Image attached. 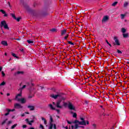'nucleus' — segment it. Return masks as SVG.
I'll return each mask as SVG.
<instances>
[{
    "label": "nucleus",
    "mask_w": 129,
    "mask_h": 129,
    "mask_svg": "<svg viewBox=\"0 0 129 129\" xmlns=\"http://www.w3.org/2000/svg\"><path fill=\"white\" fill-rule=\"evenodd\" d=\"M19 97H22V93L17 94L15 99L17 101H21V103H26V99L25 98H19Z\"/></svg>",
    "instance_id": "nucleus-1"
},
{
    "label": "nucleus",
    "mask_w": 129,
    "mask_h": 129,
    "mask_svg": "<svg viewBox=\"0 0 129 129\" xmlns=\"http://www.w3.org/2000/svg\"><path fill=\"white\" fill-rule=\"evenodd\" d=\"M0 27H1V28H3V27H4V29H5L6 30H10L9 26H8L7 22L5 20L1 22Z\"/></svg>",
    "instance_id": "nucleus-2"
},
{
    "label": "nucleus",
    "mask_w": 129,
    "mask_h": 129,
    "mask_svg": "<svg viewBox=\"0 0 129 129\" xmlns=\"http://www.w3.org/2000/svg\"><path fill=\"white\" fill-rule=\"evenodd\" d=\"M64 105L65 106L68 105V107L71 110H75V107L70 102H69L68 103H64Z\"/></svg>",
    "instance_id": "nucleus-3"
},
{
    "label": "nucleus",
    "mask_w": 129,
    "mask_h": 129,
    "mask_svg": "<svg viewBox=\"0 0 129 129\" xmlns=\"http://www.w3.org/2000/svg\"><path fill=\"white\" fill-rule=\"evenodd\" d=\"M32 120L31 121L29 120L28 118L25 119V121H26L27 123H28V124H29V125H32V123L35 122V120L34 119H35V118L36 119V117H35V116H32Z\"/></svg>",
    "instance_id": "nucleus-4"
},
{
    "label": "nucleus",
    "mask_w": 129,
    "mask_h": 129,
    "mask_svg": "<svg viewBox=\"0 0 129 129\" xmlns=\"http://www.w3.org/2000/svg\"><path fill=\"white\" fill-rule=\"evenodd\" d=\"M114 45L116 46H120V42H119V40L117 38V37H114Z\"/></svg>",
    "instance_id": "nucleus-5"
},
{
    "label": "nucleus",
    "mask_w": 129,
    "mask_h": 129,
    "mask_svg": "<svg viewBox=\"0 0 129 129\" xmlns=\"http://www.w3.org/2000/svg\"><path fill=\"white\" fill-rule=\"evenodd\" d=\"M109 17L107 16H105L103 17V19L102 20V23H105V22H107L108 21Z\"/></svg>",
    "instance_id": "nucleus-6"
},
{
    "label": "nucleus",
    "mask_w": 129,
    "mask_h": 129,
    "mask_svg": "<svg viewBox=\"0 0 129 129\" xmlns=\"http://www.w3.org/2000/svg\"><path fill=\"white\" fill-rule=\"evenodd\" d=\"M14 108L17 109L23 108V106L19 103L14 104Z\"/></svg>",
    "instance_id": "nucleus-7"
},
{
    "label": "nucleus",
    "mask_w": 129,
    "mask_h": 129,
    "mask_svg": "<svg viewBox=\"0 0 129 129\" xmlns=\"http://www.w3.org/2000/svg\"><path fill=\"white\" fill-rule=\"evenodd\" d=\"M60 103L61 100H59L57 102L56 106L57 107V108H62V106H60Z\"/></svg>",
    "instance_id": "nucleus-8"
},
{
    "label": "nucleus",
    "mask_w": 129,
    "mask_h": 129,
    "mask_svg": "<svg viewBox=\"0 0 129 129\" xmlns=\"http://www.w3.org/2000/svg\"><path fill=\"white\" fill-rule=\"evenodd\" d=\"M51 97H52V98H54V99H57V98H58V97H59V96H60V95L59 94H57V95H54V94H51L50 95Z\"/></svg>",
    "instance_id": "nucleus-9"
},
{
    "label": "nucleus",
    "mask_w": 129,
    "mask_h": 129,
    "mask_svg": "<svg viewBox=\"0 0 129 129\" xmlns=\"http://www.w3.org/2000/svg\"><path fill=\"white\" fill-rule=\"evenodd\" d=\"M27 107L29 108V110L30 111L35 110V106H34L28 105Z\"/></svg>",
    "instance_id": "nucleus-10"
},
{
    "label": "nucleus",
    "mask_w": 129,
    "mask_h": 129,
    "mask_svg": "<svg viewBox=\"0 0 129 129\" xmlns=\"http://www.w3.org/2000/svg\"><path fill=\"white\" fill-rule=\"evenodd\" d=\"M66 33H67V30L66 29L61 30V31H60L61 36H64V35H65V34H66Z\"/></svg>",
    "instance_id": "nucleus-11"
},
{
    "label": "nucleus",
    "mask_w": 129,
    "mask_h": 129,
    "mask_svg": "<svg viewBox=\"0 0 129 129\" xmlns=\"http://www.w3.org/2000/svg\"><path fill=\"white\" fill-rule=\"evenodd\" d=\"M48 106L49 107L50 109H51V110H55L56 109L55 107L53 106V105H52V104H49L48 105Z\"/></svg>",
    "instance_id": "nucleus-12"
},
{
    "label": "nucleus",
    "mask_w": 129,
    "mask_h": 129,
    "mask_svg": "<svg viewBox=\"0 0 129 129\" xmlns=\"http://www.w3.org/2000/svg\"><path fill=\"white\" fill-rule=\"evenodd\" d=\"M0 12L2 13V14H3L4 15V17H8V14H7V13H6V11H5V10H0Z\"/></svg>",
    "instance_id": "nucleus-13"
},
{
    "label": "nucleus",
    "mask_w": 129,
    "mask_h": 129,
    "mask_svg": "<svg viewBox=\"0 0 129 129\" xmlns=\"http://www.w3.org/2000/svg\"><path fill=\"white\" fill-rule=\"evenodd\" d=\"M79 124L80 125H86V122L85 121H82L79 122Z\"/></svg>",
    "instance_id": "nucleus-14"
},
{
    "label": "nucleus",
    "mask_w": 129,
    "mask_h": 129,
    "mask_svg": "<svg viewBox=\"0 0 129 129\" xmlns=\"http://www.w3.org/2000/svg\"><path fill=\"white\" fill-rule=\"evenodd\" d=\"M1 44L2 45H3V46H8V42L6 41H2Z\"/></svg>",
    "instance_id": "nucleus-15"
},
{
    "label": "nucleus",
    "mask_w": 129,
    "mask_h": 129,
    "mask_svg": "<svg viewBox=\"0 0 129 129\" xmlns=\"http://www.w3.org/2000/svg\"><path fill=\"white\" fill-rule=\"evenodd\" d=\"M26 87H27V85H24L22 88H20L19 89V90H20L21 91L20 93L22 94V90H23V89H25V88H26Z\"/></svg>",
    "instance_id": "nucleus-16"
},
{
    "label": "nucleus",
    "mask_w": 129,
    "mask_h": 129,
    "mask_svg": "<svg viewBox=\"0 0 129 129\" xmlns=\"http://www.w3.org/2000/svg\"><path fill=\"white\" fill-rule=\"evenodd\" d=\"M27 43H28V44H31V45H34V41L33 40H28Z\"/></svg>",
    "instance_id": "nucleus-17"
},
{
    "label": "nucleus",
    "mask_w": 129,
    "mask_h": 129,
    "mask_svg": "<svg viewBox=\"0 0 129 129\" xmlns=\"http://www.w3.org/2000/svg\"><path fill=\"white\" fill-rule=\"evenodd\" d=\"M12 55L13 57H15V58H17V59H19V56H17L16 53L12 52Z\"/></svg>",
    "instance_id": "nucleus-18"
},
{
    "label": "nucleus",
    "mask_w": 129,
    "mask_h": 129,
    "mask_svg": "<svg viewBox=\"0 0 129 129\" xmlns=\"http://www.w3.org/2000/svg\"><path fill=\"white\" fill-rule=\"evenodd\" d=\"M121 31L123 33V34H124V33H125V32H126V29H125V28H122L121 29Z\"/></svg>",
    "instance_id": "nucleus-19"
},
{
    "label": "nucleus",
    "mask_w": 129,
    "mask_h": 129,
    "mask_svg": "<svg viewBox=\"0 0 129 129\" xmlns=\"http://www.w3.org/2000/svg\"><path fill=\"white\" fill-rule=\"evenodd\" d=\"M123 38H127V37H128V33H126V34L123 33Z\"/></svg>",
    "instance_id": "nucleus-20"
},
{
    "label": "nucleus",
    "mask_w": 129,
    "mask_h": 129,
    "mask_svg": "<svg viewBox=\"0 0 129 129\" xmlns=\"http://www.w3.org/2000/svg\"><path fill=\"white\" fill-rule=\"evenodd\" d=\"M6 110L8 112H10V111H15L16 109H6Z\"/></svg>",
    "instance_id": "nucleus-21"
},
{
    "label": "nucleus",
    "mask_w": 129,
    "mask_h": 129,
    "mask_svg": "<svg viewBox=\"0 0 129 129\" xmlns=\"http://www.w3.org/2000/svg\"><path fill=\"white\" fill-rule=\"evenodd\" d=\"M10 15L11 16H12V18L14 19V20H17V17H16V15H15V14H11Z\"/></svg>",
    "instance_id": "nucleus-22"
},
{
    "label": "nucleus",
    "mask_w": 129,
    "mask_h": 129,
    "mask_svg": "<svg viewBox=\"0 0 129 129\" xmlns=\"http://www.w3.org/2000/svg\"><path fill=\"white\" fill-rule=\"evenodd\" d=\"M53 128V123L50 122V126L48 129H52Z\"/></svg>",
    "instance_id": "nucleus-23"
},
{
    "label": "nucleus",
    "mask_w": 129,
    "mask_h": 129,
    "mask_svg": "<svg viewBox=\"0 0 129 129\" xmlns=\"http://www.w3.org/2000/svg\"><path fill=\"white\" fill-rule=\"evenodd\" d=\"M120 16L121 20H123V19H124V17H125V14H121Z\"/></svg>",
    "instance_id": "nucleus-24"
},
{
    "label": "nucleus",
    "mask_w": 129,
    "mask_h": 129,
    "mask_svg": "<svg viewBox=\"0 0 129 129\" xmlns=\"http://www.w3.org/2000/svg\"><path fill=\"white\" fill-rule=\"evenodd\" d=\"M79 121L78 120H75L74 122H73V123H78L79 124Z\"/></svg>",
    "instance_id": "nucleus-25"
},
{
    "label": "nucleus",
    "mask_w": 129,
    "mask_h": 129,
    "mask_svg": "<svg viewBox=\"0 0 129 129\" xmlns=\"http://www.w3.org/2000/svg\"><path fill=\"white\" fill-rule=\"evenodd\" d=\"M7 120H8V119H6L4 120L2 122V125H4V124L5 123H6V122H7Z\"/></svg>",
    "instance_id": "nucleus-26"
},
{
    "label": "nucleus",
    "mask_w": 129,
    "mask_h": 129,
    "mask_svg": "<svg viewBox=\"0 0 129 129\" xmlns=\"http://www.w3.org/2000/svg\"><path fill=\"white\" fill-rule=\"evenodd\" d=\"M117 53L118 54H122V51L119 50V49H117Z\"/></svg>",
    "instance_id": "nucleus-27"
},
{
    "label": "nucleus",
    "mask_w": 129,
    "mask_h": 129,
    "mask_svg": "<svg viewBox=\"0 0 129 129\" xmlns=\"http://www.w3.org/2000/svg\"><path fill=\"white\" fill-rule=\"evenodd\" d=\"M18 125V124H14L13 126H11V128L14 129L15 128V127H16V126H17Z\"/></svg>",
    "instance_id": "nucleus-28"
},
{
    "label": "nucleus",
    "mask_w": 129,
    "mask_h": 129,
    "mask_svg": "<svg viewBox=\"0 0 129 129\" xmlns=\"http://www.w3.org/2000/svg\"><path fill=\"white\" fill-rule=\"evenodd\" d=\"M128 6V3L127 2H125L124 3V7L125 8L126 7H127Z\"/></svg>",
    "instance_id": "nucleus-29"
},
{
    "label": "nucleus",
    "mask_w": 129,
    "mask_h": 129,
    "mask_svg": "<svg viewBox=\"0 0 129 129\" xmlns=\"http://www.w3.org/2000/svg\"><path fill=\"white\" fill-rule=\"evenodd\" d=\"M78 127H80V126L78 125V124H76L75 125V128L74 129H77Z\"/></svg>",
    "instance_id": "nucleus-30"
},
{
    "label": "nucleus",
    "mask_w": 129,
    "mask_h": 129,
    "mask_svg": "<svg viewBox=\"0 0 129 129\" xmlns=\"http://www.w3.org/2000/svg\"><path fill=\"white\" fill-rule=\"evenodd\" d=\"M68 44H70V45H72V46H74V44L70 41H68Z\"/></svg>",
    "instance_id": "nucleus-31"
},
{
    "label": "nucleus",
    "mask_w": 129,
    "mask_h": 129,
    "mask_svg": "<svg viewBox=\"0 0 129 129\" xmlns=\"http://www.w3.org/2000/svg\"><path fill=\"white\" fill-rule=\"evenodd\" d=\"M73 116V117L77 118V114L76 113H74Z\"/></svg>",
    "instance_id": "nucleus-32"
},
{
    "label": "nucleus",
    "mask_w": 129,
    "mask_h": 129,
    "mask_svg": "<svg viewBox=\"0 0 129 129\" xmlns=\"http://www.w3.org/2000/svg\"><path fill=\"white\" fill-rule=\"evenodd\" d=\"M6 85V83L5 82H3L1 84L0 86H4V85Z\"/></svg>",
    "instance_id": "nucleus-33"
},
{
    "label": "nucleus",
    "mask_w": 129,
    "mask_h": 129,
    "mask_svg": "<svg viewBox=\"0 0 129 129\" xmlns=\"http://www.w3.org/2000/svg\"><path fill=\"white\" fill-rule=\"evenodd\" d=\"M56 29H55V28H53V29L50 30V31L52 32H56Z\"/></svg>",
    "instance_id": "nucleus-34"
},
{
    "label": "nucleus",
    "mask_w": 129,
    "mask_h": 129,
    "mask_svg": "<svg viewBox=\"0 0 129 129\" xmlns=\"http://www.w3.org/2000/svg\"><path fill=\"white\" fill-rule=\"evenodd\" d=\"M17 21V22H20V21H21V17H18L17 18H16V19H15Z\"/></svg>",
    "instance_id": "nucleus-35"
},
{
    "label": "nucleus",
    "mask_w": 129,
    "mask_h": 129,
    "mask_svg": "<svg viewBox=\"0 0 129 129\" xmlns=\"http://www.w3.org/2000/svg\"><path fill=\"white\" fill-rule=\"evenodd\" d=\"M50 122L51 123L53 122V118L52 117V116H50Z\"/></svg>",
    "instance_id": "nucleus-36"
},
{
    "label": "nucleus",
    "mask_w": 129,
    "mask_h": 129,
    "mask_svg": "<svg viewBox=\"0 0 129 129\" xmlns=\"http://www.w3.org/2000/svg\"><path fill=\"white\" fill-rule=\"evenodd\" d=\"M118 2H115L113 3V7H115V6H116V5H117Z\"/></svg>",
    "instance_id": "nucleus-37"
},
{
    "label": "nucleus",
    "mask_w": 129,
    "mask_h": 129,
    "mask_svg": "<svg viewBox=\"0 0 129 129\" xmlns=\"http://www.w3.org/2000/svg\"><path fill=\"white\" fill-rule=\"evenodd\" d=\"M69 37V34H67L66 36L64 37V40H67V38Z\"/></svg>",
    "instance_id": "nucleus-38"
},
{
    "label": "nucleus",
    "mask_w": 129,
    "mask_h": 129,
    "mask_svg": "<svg viewBox=\"0 0 129 129\" xmlns=\"http://www.w3.org/2000/svg\"><path fill=\"white\" fill-rule=\"evenodd\" d=\"M20 50L21 52H22V53H25V50H24V49H20Z\"/></svg>",
    "instance_id": "nucleus-39"
},
{
    "label": "nucleus",
    "mask_w": 129,
    "mask_h": 129,
    "mask_svg": "<svg viewBox=\"0 0 129 129\" xmlns=\"http://www.w3.org/2000/svg\"><path fill=\"white\" fill-rule=\"evenodd\" d=\"M32 97H34V95H29L28 96V98H32Z\"/></svg>",
    "instance_id": "nucleus-40"
},
{
    "label": "nucleus",
    "mask_w": 129,
    "mask_h": 129,
    "mask_svg": "<svg viewBox=\"0 0 129 129\" xmlns=\"http://www.w3.org/2000/svg\"><path fill=\"white\" fill-rule=\"evenodd\" d=\"M67 121L69 124H71V123H72V122L69 121L68 120H67Z\"/></svg>",
    "instance_id": "nucleus-41"
},
{
    "label": "nucleus",
    "mask_w": 129,
    "mask_h": 129,
    "mask_svg": "<svg viewBox=\"0 0 129 129\" xmlns=\"http://www.w3.org/2000/svg\"><path fill=\"white\" fill-rule=\"evenodd\" d=\"M23 128H26L27 127V125H23L22 126Z\"/></svg>",
    "instance_id": "nucleus-42"
},
{
    "label": "nucleus",
    "mask_w": 129,
    "mask_h": 129,
    "mask_svg": "<svg viewBox=\"0 0 129 129\" xmlns=\"http://www.w3.org/2000/svg\"><path fill=\"white\" fill-rule=\"evenodd\" d=\"M10 112H8L7 113H5V115L6 116H7V115H9V114H10V113H9Z\"/></svg>",
    "instance_id": "nucleus-43"
},
{
    "label": "nucleus",
    "mask_w": 129,
    "mask_h": 129,
    "mask_svg": "<svg viewBox=\"0 0 129 129\" xmlns=\"http://www.w3.org/2000/svg\"><path fill=\"white\" fill-rule=\"evenodd\" d=\"M8 5L9 7H10V8H12V6H11V3L10 2L8 3Z\"/></svg>",
    "instance_id": "nucleus-44"
},
{
    "label": "nucleus",
    "mask_w": 129,
    "mask_h": 129,
    "mask_svg": "<svg viewBox=\"0 0 129 129\" xmlns=\"http://www.w3.org/2000/svg\"><path fill=\"white\" fill-rule=\"evenodd\" d=\"M2 75H3V77L6 75V74H5V73H4L3 71L2 72Z\"/></svg>",
    "instance_id": "nucleus-45"
},
{
    "label": "nucleus",
    "mask_w": 129,
    "mask_h": 129,
    "mask_svg": "<svg viewBox=\"0 0 129 129\" xmlns=\"http://www.w3.org/2000/svg\"><path fill=\"white\" fill-rule=\"evenodd\" d=\"M21 73H23V72L18 71L16 73L17 74H21Z\"/></svg>",
    "instance_id": "nucleus-46"
},
{
    "label": "nucleus",
    "mask_w": 129,
    "mask_h": 129,
    "mask_svg": "<svg viewBox=\"0 0 129 129\" xmlns=\"http://www.w3.org/2000/svg\"><path fill=\"white\" fill-rule=\"evenodd\" d=\"M93 126L94 128H96V124H93Z\"/></svg>",
    "instance_id": "nucleus-47"
},
{
    "label": "nucleus",
    "mask_w": 129,
    "mask_h": 129,
    "mask_svg": "<svg viewBox=\"0 0 129 129\" xmlns=\"http://www.w3.org/2000/svg\"><path fill=\"white\" fill-rule=\"evenodd\" d=\"M55 110L57 112V113H59L60 112V110L59 109H55Z\"/></svg>",
    "instance_id": "nucleus-48"
},
{
    "label": "nucleus",
    "mask_w": 129,
    "mask_h": 129,
    "mask_svg": "<svg viewBox=\"0 0 129 129\" xmlns=\"http://www.w3.org/2000/svg\"><path fill=\"white\" fill-rule=\"evenodd\" d=\"M80 119H81V120H82V121H85L84 120V118H83V117H81Z\"/></svg>",
    "instance_id": "nucleus-49"
},
{
    "label": "nucleus",
    "mask_w": 129,
    "mask_h": 129,
    "mask_svg": "<svg viewBox=\"0 0 129 129\" xmlns=\"http://www.w3.org/2000/svg\"><path fill=\"white\" fill-rule=\"evenodd\" d=\"M44 124H47V120H44Z\"/></svg>",
    "instance_id": "nucleus-50"
},
{
    "label": "nucleus",
    "mask_w": 129,
    "mask_h": 129,
    "mask_svg": "<svg viewBox=\"0 0 129 129\" xmlns=\"http://www.w3.org/2000/svg\"><path fill=\"white\" fill-rule=\"evenodd\" d=\"M53 128L56 129V124H53Z\"/></svg>",
    "instance_id": "nucleus-51"
},
{
    "label": "nucleus",
    "mask_w": 129,
    "mask_h": 129,
    "mask_svg": "<svg viewBox=\"0 0 129 129\" xmlns=\"http://www.w3.org/2000/svg\"><path fill=\"white\" fill-rule=\"evenodd\" d=\"M41 119L42 120H44V121L46 120V119H45L44 117H42Z\"/></svg>",
    "instance_id": "nucleus-52"
},
{
    "label": "nucleus",
    "mask_w": 129,
    "mask_h": 129,
    "mask_svg": "<svg viewBox=\"0 0 129 129\" xmlns=\"http://www.w3.org/2000/svg\"><path fill=\"white\" fill-rule=\"evenodd\" d=\"M126 60H127L128 61H127V64H129V59H126Z\"/></svg>",
    "instance_id": "nucleus-53"
},
{
    "label": "nucleus",
    "mask_w": 129,
    "mask_h": 129,
    "mask_svg": "<svg viewBox=\"0 0 129 129\" xmlns=\"http://www.w3.org/2000/svg\"><path fill=\"white\" fill-rule=\"evenodd\" d=\"M2 70H3V68L2 67H0V72L1 71H2Z\"/></svg>",
    "instance_id": "nucleus-54"
},
{
    "label": "nucleus",
    "mask_w": 129,
    "mask_h": 129,
    "mask_svg": "<svg viewBox=\"0 0 129 129\" xmlns=\"http://www.w3.org/2000/svg\"><path fill=\"white\" fill-rule=\"evenodd\" d=\"M106 42L107 44H109V42H108V41H107V40H106Z\"/></svg>",
    "instance_id": "nucleus-55"
},
{
    "label": "nucleus",
    "mask_w": 129,
    "mask_h": 129,
    "mask_svg": "<svg viewBox=\"0 0 129 129\" xmlns=\"http://www.w3.org/2000/svg\"><path fill=\"white\" fill-rule=\"evenodd\" d=\"M86 122H87V124H89V121H86Z\"/></svg>",
    "instance_id": "nucleus-56"
},
{
    "label": "nucleus",
    "mask_w": 129,
    "mask_h": 129,
    "mask_svg": "<svg viewBox=\"0 0 129 129\" xmlns=\"http://www.w3.org/2000/svg\"><path fill=\"white\" fill-rule=\"evenodd\" d=\"M25 113H26V114H30V113H29L28 112H25Z\"/></svg>",
    "instance_id": "nucleus-57"
},
{
    "label": "nucleus",
    "mask_w": 129,
    "mask_h": 129,
    "mask_svg": "<svg viewBox=\"0 0 129 129\" xmlns=\"http://www.w3.org/2000/svg\"><path fill=\"white\" fill-rule=\"evenodd\" d=\"M72 129H74V128H75V127H74V126H73V125H72Z\"/></svg>",
    "instance_id": "nucleus-58"
},
{
    "label": "nucleus",
    "mask_w": 129,
    "mask_h": 129,
    "mask_svg": "<svg viewBox=\"0 0 129 129\" xmlns=\"http://www.w3.org/2000/svg\"><path fill=\"white\" fill-rule=\"evenodd\" d=\"M8 101H9V102H12V100L9 99V100H8Z\"/></svg>",
    "instance_id": "nucleus-59"
},
{
    "label": "nucleus",
    "mask_w": 129,
    "mask_h": 129,
    "mask_svg": "<svg viewBox=\"0 0 129 129\" xmlns=\"http://www.w3.org/2000/svg\"><path fill=\"white\" fill-rule=\"evenodd\" d=\"M29 129H35V128H34L33 127H31L29 128Z\"/></svg>",
    "instance_id": "nucleus-60"
},
{
    "label": "nucleus",
    "mask_w": 129,
    "mask_h": 129,
    "mask_svg": "<svg viewBox=\"0 0 129 129\" xmlns=\"http://www.w3.org/2000/svg\"><path fill=\"white\" fill-rule=\"evenodd\" d=\"M7 96H10V93H7Z\"/></svg>",
    "instance_id": "nucleus-61"
},
{
    "label": "nucleus",
    "mask_w": 129,
    "mask_h": 129,
    "mask_svg": "<svg viewBox=\"0 0 129 129\" xmlns=\"http://www.w3.org/2000/svg\"><path fill=\"white\" fill-rule=\"evenodd\" d=\"M116 78H115V77H114V80H113L114 81V80H116ZM114 79H115V80H114Z\"/></svg>",
    "instance_id": "nucleus-62"
},
{
    "label": "nucleus",
    "mask_w": 129,
    "mask_h": 129,
    "mask_svg": "<svg viewBox=\"0 0 129 129\" xmlns=\"http://www.w3.org/2000/svg\"><path fill=\"white\" fill-rule=\"evenodd\" d=\"M59 2H60V3H63V0H59Z\"/></svg>",
    "instance_id": "nucleus-63"
},
{
    "label": "nucleus",
    "mask_w": 129,
    "mask_h": 129,
    "mask_svg": "<svg viewBox=\"0 0 129 129\" xmlns=\"http://www.w3.org/2000/svg\"><path fill=\"white\" fill-rule=\"evenodd\" d=\"M65 128H66V129H68V126H66V127H65Z\"/></svg>",
    "instance_id": "nucleus-64"
}]
</instances>
